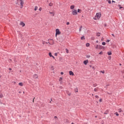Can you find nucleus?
I'll return each mask as SVG.
<instances>
[{
	"mask_svg": "<svg viewBox=\"0 0 124 124\" xmlns=\"http://www.w3.org/2000/svg\"><path fill=\"white\" fill-rule=\"evenodd\" d=\"M61 34V31H60V29H57L56 30V35H60Z\"/></svg>",
	"mask_w": 124,
	"mask_h": 124,
	"instance_id": "f257e3e1",
	"label": "nucleus"
},
{
	"mask_svg": "<svg viewBox=\"0 0 124 124\" xmlns=\"http://www.w3.org/2000/svg\"><path fill=\"white\" fill-rule=\"evenodd\" d=\"M72 14H73V15H77V14H78V13L77 12V10H73L72 12Z\"/></svg>",
	"mask_w": 124,
	"mask_h": 124,
	"instance_id": "f03ea898",
	"label": "nucleus"
},
{
	"mask_svg": "<svg viewBox=\"0 0 124 124\" xmlns=\"http://www.w3.org/2000/svg\"><path fill=\"white\" fill-rule=\"evenodd\" d=\"M97 19H100V17H101V14L100 13H97L96 14Z\"/></svg>",
	"mask_w": 124,
	"mask_h": 124,
	"instance_id": "7ed1b4c3",
	"label": "nucleus"
},
{
	"mask_svg": "<svg viewBox=\"0 0 124 124\" xmlns=\"http://www.w3.org/2000/svg\"><path fill=\"white\" fill-rule=\"evenodd\" d=\"M20 5H21V7H20V8H23V6L24 5V0H20Z\"/></svg>",
	"mask_w": 124,
	"mask_h": 124,
	"instance_id": "20e7f679",
	"label": "nucleus"
},
{
	"mask_svg": "<svg viewBox=\"0 0 124 124\" xmlns=\"http://www.w3.org/2000/svg\"><path fill=\"white\" fill-rule=\"evenodd\" d=\"M69 75H71L72 76H74V73H73V72H72V71H70L69 72Z\"/></svg>",
	"mask_w": 124,
	"mask_h": 124,
	"instance_id": "39448f33",
	"label": "nucleus"
},
{
	"mask_svg": "<svg viewBox=\"0 0 124 124\" xmlns=\"http://www.w3.org/2000/svg\"><path fill=\"white\" fill-rule=\"evenodd\" d=\"M101 47V46H99L98 45H96V46H95V48L96 49H100Z\"/></svg>",
	"mask_w": 124,
	"mask_h": 124,
	"instance_id": "423d86ee",
	"label": "nucleus"
},
{
	"mask_svg": "<svg viewBox=\"0 0 124 124\" xmlns=\"http://www.w3.org/2000/svg\"><path fill=\"white\" fill-rule=\"evenodd\" d=\"M33 78H34V79H37L38 76L37 74H34L33 76Z\"/></svg>",
	"mask_w": 124,
	"mask_h": 124,
	"instance_id": "0eeeda50",
	"label": "nucleus"
},
{
	"mask_svg": "<svg viewBox=\"0 0 124 124\" xmlns=\"http://www.w3.org/2000/svg\"><path fill=\"white\" fill-rule=\"evenodd\" d=\"M20 26H22V27H25V26H26V24H25V23L23 22H21L20 23Z\"/></svg>",
	"mask_w": 124,
	"mask_h": 124,
	"instance_id": "6e6552de",
	"label": "nucleus"
},
{
	"mask_svg": "<svg viewBox=\"0 0 124 124\" xmlns=\"http://www.w3.org/2000/svg\"><path fill=\"white\" fill-rule=\"evenodd\" d=\"M89 62V61L88 60H85L83 62V63L85 64V65H87L88 64V63Z\"/></svg>",
	"mask_w": 124,
	"mask_h": 124,
	"instance_id": "1a4fd4ad",
	"label": "nucleus"
},
{
	"mask_svg": "<svg viewBox=\"0 0 124 124\" xmlns=\"http://www.w3.org/2000/svg\"><path fill=\"white\" fill-rule=\"evenodd\" d=\"M18 85H19V86H20V87H23V86H24V84H23V83H22V82H19L18 83Z\"/></svg>",
	"mask_w": 124,
	"mask_h": 124,
	"instance_id": "9d476101",
	"label": "nucleus"
},
{
	"mask_svg": "<svg viewBox=\"0 0 124 124\" xmlns=\"http://www.w3.org/2000/svg\"><path fill=\"white\" fill-rule=\"evenodd\" d=\"M78 13H81L82 12V10L78 9Z\"/></svg>",
	"mask_w": 124,
	"mask_h": 124,
	"instance_id": "9b49d317",
	"label": "nucleus"
},
{
	"mask_svg": "<svg viewBox=\"0 0 124 124\" xmlns=\"http://www.w3.org/2000/svg\"><path fill=\"white\" fill-rule=\"evenodd\" d=\"M108 113H109V110H107L105 112L104 114L105 115H107V114H108Z\"/></svg>",
	"mask_w": 124,
	"mask_h": 124,
	"instance_id": "f8f14e48",
	"label": "nucleus"
},
{
	"mask_svg": "<svg viewBox=\"0 0 124 124\" xmlns=\"http://www.w3.org/2000/svg\"><path fill=\"white\" fill-rule=\"evenodd\" d=\"M38 9V7H37V6H35L34 7V11H36V10H37V9Z\"/></svg>",
	"mask_w": 124,
	"mask_h": 124,
	"instance_id": "ddd939ff",
	"label": "nucleus"
},
{
	"mask_svg": "<svg viewBox=\"0 0 124 124\" xmlns=\"http://www.w3.org/2000/svg\"><path fill=\"white\" fill-rule=\"evenodd\" d=\"M48 55L49 57H50V58H52V57H53V55H52V53L51 52H49Z\"/></svg>",
	"mask_w": 124,
	"mask_h": 124,
	"instance_id": "4468645a",
	"label": "nucleus"
},
{
	"mask_svg": "<svg viewBox=\"0 0 124 124\" xmlns=\"http://www.w3.org/2000/svg\"><path fill=\"white\" fill-rule=\"evenodd\" d=\"M86 47H89L90 43H86Z\"/></svg>",
	"mask_w": 124,
	"mask_h": 124,
	"instance_id": "2eb2a0df",
	"label": "nucleus"
},
{
	"mask_svg": "<svg viewBox=\"0 0 124 124\" xmlns=\"http://www.w3.org/2000/svg\"><path fill=\"white\" fill-rule=\"evenodd\" d=\"M108 56H111V55H112V52H108Z\"/></svg>",
	"mask_w": 124,
	"mask_h": 124,
	"instance_id": "dca6fc26",
	"label": "nucleus"
},
{
	"mask_svg": "<svg viewBox=\"0 0 124 124\" xmlns=\"http://www.w3.org/2000/svg\"><path fill=\"white\" fill-rule=\"evenodd\" d=\"M74 7H75L74 5H71L70 8L71 9H74Z\"/></svg>",
	"mask_w": 124,
	"mask_h": 124,
	"instance_id": "f3484780",
	"label": "nucleus"
},
{
	"mask_svg": "<svg viewBox=\"0 0 124 124\" xmlns=\"http://www.w3.org/2000/svg\"><path fill=\"white\" fill-rule=\"evenodd\" d=\"M49 14H52V16H55V13H54V12H49Z\"/></svg>",
	"mask_w": 124,
	"mask_h": 124,
	"instance_id": "a211bd4d",
	"label": "nucleus"
},
{
	"mask_svg": "<svg viewBox=\"0 0 124 124\" xmlns=\"http://www.w3.org/2000/svg\"><path fill=\"white\" fill-rule=\"evenodd\" d=\"M82 28H83V27H82V26L79 27V31H82Z\"/></svg>",
	"mask_w": 124,
	"mask_h": 124,
	"instance_id": "6ab92c4d",
	"label": "nucleus"
},
{
	"mask_svg": "<svg viewBox=\"0 0 124 124\" xmlns=\"http://www.w3.org/2000/svg\"><path fill=\"white\" fill-rule=\"evenodd\" d=\"M66 93L68 95H69V96L71 95V93H69V92H67Z\"/></svg>",
	"mask_w": 124,
	"mask_h": 124,
	"instance_id": "aec40b11",
	"label": "nucleus"
},
{
	"mask_svg": "<svg viewBox=\"0 0 124 124\" xmlns=\"http://www.w3.org/2000/svg\"><path fill=\"white\" fill-rule=\"evenodd\" d=\"M59 81H60V82H62V78H60L59 79Z\"/></svg>",
	"mask_w": 124,
	"mask_h": 124,
	"instance_id": "412c9836",
	"label": "nucleus"
},
{
	"mask_svg": "<svg viewBox=\"0 0 124 124\" xmlns=\"http://www.w3.org/2000/svg\"><path fill=\"white\" fill-rule=\"evenodd\" d=\"M81 40H83V39H85V36H83L81 37Z\"/></svg>",
	"mask_w": 124,
	"mask_h": 124,
	"instance_id": "4be33fe9",
	"label": "nucleus"
},
{
	"mask_svg": "<svg viewBox=\"0 0 124 124\" xmlns=\"http://www.w3.org/2000/svg\"><path fill=\"white\" fill-rule=\"evenodd\" d=\"M65 50H66V53L68 54V53H69V51L68 50V49H67V48H66Z\"/></svg>",
	"mask_w": 124,
	"mask_h": 124,
	"instance_id": "5701e85b",
	"label": "nucleus"
},
{
	"mask_svg": "<svg viewBox=\"0 0 124 124\" xmlns=\"http://www.w3.org/2000/svg\"><path fill=\"white\" fill-rule=\"evenodd\" d=\"M102 45H103V46H105V45H106V43H105V42H103L102 43Z\"/></svg>",
	"mask_w": 124,
	"mask_h": 124,
	"instance_id": "b1692460",
	"label": "nucleus"
},
{
	"mask_svg": "<svg viewBox=\"0 0 124 124\" xmlns=\"http://www.w3.org/2000/svg\"><path fill=\"white\" fill-rule=\"evenodd\" d=\"M96 86H97V84L96 83L93 84V86L94 87H96Z\"/></svg>",
	"mask_w": 124,
	"mask_h": 124,
	"instance_id": "393cba45",
	"label": "nucleus"
},
{
	"mask_svg": "<svg viewBox=\"0 0 124 124\" xmlns=\"http://www.w3.org/2000/svg\"><path fill=\"white\" fill-rule=\"evenodd\" d=\"M103 52L102 51H101L99 53V55H103Z\"/></svg>",
	"mask_w": 124,
	"mask_h": 124,
	"instance_id": "a878e982",
	"label": "nucleus"
},
{
	"mask_svg": "<svg viewBox=\"0 0 124 124\" xmlns=\"http://www.w3.org/2000/svg\"><path fill=\"white\" fill-rule=\"evenodd\" d=\"M49 6H53V3H50L49 4Z\"/></svg>",
	"mask_w": 124,
	"mask_h": 124,
	"instance_id": "bb28decb",
	"label": "nucleus"
},
{
	"mask_svg": "<svg viewBox=\"0 0 124 124\" xmlns=\"http://www.w3.org/2000/svg\"><path fill=\"white\" fill-rule=\"evenodd\" d=\"M96 35H97V36H100V33H97Z\"/></svg>",
	"mask_w": 124,
	"mask_h": 124,
	"instance_id": "cd10ccee",
	"label": "nucleus"
},
{
	"mask_svg": "<svg viewBox=\"0 0 124 124\" xmlns=\"http://www.w3.org/2000/svg\"><path fill=\"white\" fill-rule=\"evenodd\" d=\"M108 3L109 4H111V0H108Z\"/></svg>",
	"mask_w": 124,
	"mask_h": 124,
	"instance_id": "c85d7f7f",
	"label": "nucleus"
},
{
	"mask_svg": "<svg viewBox=\"0 0 124 124\" xmlns=\"http://www.w3.org/2000/svg\"><path fill=\"white\" fill-rule=\"evenodd\" d=\"M118 6L120 7L119 8H120V9H123V7H121V5H118Z\"/></svg>",
	"mask_w": 124,
	"mask_h": 124,
	"instance_id": "c756f323",
	"label": "nucleus"
},
{
	"mask_svg": "<svg viewBox=\"0 0 124 124\" xmlns=\"http://www.w3.org/2000/svg\"><path fill=\"white\" fill-rule=\"evenodd\" d=\"M118 112H119V113H121V112H122V109L120 108V109H119V110H118Z\"/></svg>",
	"mask_w": 124,
	"mask_h": 124,
	"instance_id": "7c9ffc66",
	"label": "nucleus"
},
{
	"mask_svg": "<svg viewBox=\"0 0 124 124\" xmlns=\"http://www.w3.org/2000/svg\"><path fill=\"white\" fill-rule=\"evenodd\" d=\"M115 114L116 115V116H119V113H118V112H116Z\"/></svg>",
	"mask_w": 124,
	"mask_h": 124,
	"instance_id": "2f4dec72",
	"label": "nucleus"
},
{
	"mask_svg": "<svg viewBox=\"0 0 124 124\" xmlns=\"http://www.w3.org/2000/svg\"><path fill=\"white\" fill-rule=\"evenodd\" d=\"M101 72L103 73V74H104V73H105V71H101Z\"/></svg>",
	"mask_w": 124,
	"mask_h": 124,
	"instance_id": "473e14b6",
	"label": "nucleus"
},
{
	"mask_svg": "<svg viewBox=\"0 0 124 124\" xmlns=\"http://www.w3.org/2000/svg\"><path fill=\"white\" fill-rule=\"evenodd\" d=\"M94 92H97V91H98L97 88H95V89H94Z\"/></svg>",
	"mask_w": 124,
	"mask_h": 124,
	"instance_id": "72a5a7b5",
	"label": "nucleus"
},
{
	"mask_svg": "<svg viewBox=\"0 0 124 124\" xmlns=\"http://www.w3.org/2000/svg\"><path fill=\"white\" fill-rule=\"evenodd\" d=\"M54 55H55L56 57H57V56H58V53H55L54 54Z\"/></svg>",
	"mask_w": 124,
	"mask_h": 124,
	"instance_id": "f704fd0d",
	"label": "nucleus"
},
{
	"mask_svg": "<svg viewBox=\"0 0 124 124\" xmlns=\"http://www.w3.org/2000/svg\"><path fill=\"white\" fill-rule=\"evenodd\" d=\"M75 93H78V89L75 90Z\"/></svg>",
	"mask_w": 124,
	"mask_h": 124,
	"instance_id": "c9c22d12",
	"label": "nucleus"
},
{
	"mask_svg": "<svg viewBox=\"0 0 124 124\" xmlns=\"http://www.w3.org/2000/svg\"><path fill=\"white\" fill-rule=\"evenodd\" d=\"M49 42H54V41L53 40H50Z\"/></svg>",
	"mask_w": 124,
	"mask_h": 124,
	"instance_id": "e433bc0d",
	"label": "nucleus"
},
{
	"mask_svg": "<svg viewBox=\"0 0 124 124\" xmlns=\"http://www.w3.org/2000/svg\"><path fill=\"white\" fill-rule=\"evenodd\" d=\"M95 97H96V98H99V96H98L97 95H95Z\"/></svg>",
	"mask_w": 124,
	"mask_h": 124,
	"instance_id": "4c0bfd02",
	"label": "nucleus"
},
{
	"mask_svg": "<svg viewBox=\"0 0 124 124\" xmlns=\"http://www.w3.org/2000/svg\"><path fill=\"white\" fill-rule=\"evenodd\" d=\"M39 11H41V10H42V8H40L39 9Z\"/></svg>",
	"mask_w": 124,
	"mask_h": 124,
	"instance_id": "58836bf2",
	"label": "nucleus"
},
{
	"mask_svg": "<svg viewBox=\"0 0 124 124\" xmlns=\"http://www.w3.org/2000/svg\"><path fill=\"white\" fill-rule=\"evenodd\" d=\"M66 25H69V22H67L66 23Z\"/></svg>",
	"mask_w": 124,
	"mask_h": 124,
	"instance_id": "ea45409f",
	"label": "nucleus"
},
{
	"mask_svg": "<svg viewBox=\"0 0 124 124\" xmlns=\"http://www.w3.org/2000/svg\"><path fill=\"white\" fill-rule=\"evenodd\" d=\"M61 75H63V72H62L61 73Z\"/></svg>",
	"mask_w": 124,
	"mask_h": 124,
	"instance_id": "a19ab883",
	"label": "nucleus"
},
{
	"mask_svg": "<svg viewBox=\"0 0 124 124\" xmlns=\"http://www.w3.org/2000/svg\"><path fill=\"white\" fill-rule=\"evenodd\" d=\"M107 42H110V40H107Z\"/></svg>",
	"mask_w": 124,
	"mask_h": 124,
	"instance_id": "79ce46f5",
	"label": "nucleus"
},
{
	"mask_svg": "<svg viewBox=\"0 0 124 124\" xmlns=\"http://www.w3.org/2000/svg\"><path fill=\"white\" fill-rule=\"evenodd\" d=\"M99 101H100V102H101L102 101V99H100Z\"/></svg>",
	"mask_w": 124,
	"mask_h": 124,
	"instance_id": "37998d69",
	"label": "nucleus"
},
{
	"mask_svg": "<svg viewBox=\"0 0 124 124\" xmlns=\"http://www.w3.org/2000/svg\"><path fill=\"white\" fill-rule=\"evenodd\" d=\"M0 98H2V95H0Z\"/></svg>",
	"mask_w": 124,
	"mask_h": 124,
	"instance_id": "c03bdc74",
	"label": "nucleus"
},
{
	"mask_svg": "<svg viewBox=\"0 0 124 124\" xmlns=\"http://www.w3.org/2000/svg\"><path fill=\"white\" fill-rule=\"evenodd\" d=\"M93 19L94 20H96V17H93Z\"/></svg>",
	"mask_w": 124,
	"mask_h": 124,
	"instance_id": "a18cd8bd",
	"label": "nucleus"
},
{
	"mask_svg": "<svg viewBox=\"0 0 124 124\" xmlns=\"http://www.w3.org/2000/svg\"><path fill=\"white\" fill-rule=\"evenodd\" d=\"M111 35H112V36H113L114 37H115V35H114V34H112Z\"/></svg>",
	"mask_w": 124,
	"mask_h": 124,
	"instance_id": "49530a36",
	"label": "nucleus"
},
{
	"mask_svg": "<svg viewBox=\"0 0 124 124\" xmlns=\"http://www.w3.org/2000/svg\"><path fill=\"white\" fill-rule=\"evenodd\" d=\"M45 43H46V42H43V44H45Z\"/></svg>",
	"mask_w": 124,
	"mask_h": 124,
	"instance_id": "de8ad7c7",
	"label": "nucleus"
},
{
	"mask_svg": "<svg viewBox=\"0 0 124 124\" xmlns=\"http://www.w3.org/2000/svg\"><path fill=\"white\" fill-rule=\"evenodd\" d=\"M58 117H57V116H55L54 117V119H57Z\"/></svg>",
	"mask_w": 124,
	"mask_h": 124,
	"instance_id": "09e8293b",
	"label": "nucleus"
},
{
	"mask_svg": "<svg viewBox=\"0 0 124 124\" xmlns=\"http://www.w3.org/2000/svg\"><path fill=\"white\" fill-rule=\"evenodd\" d=\"M51 58H53V59H55V57H54V56H53V57H51Z\"/></svg>",
	"mask_w": 124,
	"mask_h": 124,
	"instance_id": "8fccbe9b",
	"label": "nucleus"
},
{
	"mask_svg": "<svg viewBox=\"0 0 124 124\" xmlns=\"http://www.w3.org/2000/svg\"><path fill=\"white\" fill-rule=\"evenodd\" d=\"M18 93H22V92H21V91H19Z\"/></svg>",
	"mask_w": 124,
	"mask_h": 124,
	"instance_id": "3c124183",
	"label": "nucleus"
},
{
	"mask_svg": "<svg viewBox=\"0 0 124 124\" xmlns=\"http://www.w3.org/2000/svg\"><path fill=\"white\" fill-rule=\"evenodd\" d=\"M112 2H116L114 0H112Z\"/></svg>",
	"mask_w": 124,
	"mask_h": 124,
	"instance_id": "603ef678",
	"label": "nucleus"
},
{
	"mask_svg": "<svg viewBox=\"0 0 124 124\" xmlns=\"http://www.w3.org/2000/svg\"><path fill=\"white\" fill-rule=\"evenodd\" d=\"M9 69V70H12V69H11L10 68Z\"/></svg>",
	"mask_w": 124,
	"mask_h": 124,
	"instance_id": "864d4df0",
	"label": "nucleus"
},
{
	"mask_svg": "<svg viewBox=\"0 0 124 124\" xmlns=\"http://www.w3.org/2000/svg\"><path fill=\"white\" fill-rule=\"evenodd\" d=\"M46 43V44H48V43H49V44H50V43L49 42H48V43Z\"/></svg>",
	"mask_w": 124,
	"mask_h": 124,
	"instance_id": "5fc2aeb1",
	"label": "nucleus"
},
{
	"mask_svg": "<svg viewBox=\"0 0 124 124\" xmlns=\"http://www.w3.org/2000/svg\"><path fill=\"white\" fill-rule=\"evenodd\" d=\"M39 107H41V106H40V105H39Z\"/></svg>",
	"mask_w": 124,
	"mask_h": 124,
	"instance_id": "6e6d98bb",
	"label": "nucleus"
},
{
	"mask_svg": "<svg viewBox=\"0 0 124 124\" xmlns=\"http://www.w3.org/2000/svg\"><path fill=\"white\" fill-rule=\"evenodd\" d=\"M96 43H98V41H96Z\"/></svg>",
	"mask_w": 124,
	"mask_h": 124,
	"instance_id": "4d7b16f0",
	"label": "nucleus"
},
{
	"mask_svg": "<svg viewBox=\"0 0 124 124\" xmlns=\"http://www.w3.org/2000/svg\"><path fill=\"white\" fill-rule=\"evenodd\" d=\"M95 118H97V116H95Z\"/></svg>",
	"mask_w": 124,
	"mask_h": 124,
	"instance_id": "13d9d810",
	"label": "nucleus"
},
{
	"mask_svg": "<svg viewBox=\"0 0 124 124\" xmlns=\"http://www.w3.org/2000/svg\"><path fill=\"white\" fill-rule=\"evenodd\" d=\"M42 104H43L42 103H41V105H42Z\"/></svg>",
	"mask_w": 124,
	"mask_h": 124,
	"instance_id": "bf43d9fd",
	"label": "nucleus"
},
{
	"mask_svg": "<svg viewBox=\"0 0 124 124\" xmlns=\"http://www.w3.org/2000/svg\"><path fill=\"white\" fill-rule=\"evenodd\" d=\"M106 26H107L106 24H105V27H106Z\"/></svg>",
	"mask_w": 124,
	"mask_h": 124,
	"instance_id": "052dcab7",
	"label": "nucleus"
},
{
	"mask_svg": "<svg viewBox=\"0 0 124 124\" xmlns=\"http://www.w3.org/2000/svg\"><path fill=\"white\" fill-rule=\"evenodd\" d=\"M71 124H74V123H71Z\"/></svg>",
	"mask_w": 124,
	"mask_h": 124,
	"instance_id": "680f3d73",
	"label": "nucleus"
},
{
	"mask_svg": "<svg viewBox=\"0 0 124 124\" xmlns=\"http://www.w3.org/2000/svg\"><path fill=\"white\" fill-rule=\"evenodd\" d=\"M33 101H34V99H33Z\"/></svg>",
	"mask_w": 124,
	"mask_h": 124,
	"instance_id": "e2e57ef3",
	"label": "nucleus"
},
{
	"mask_svg": "<svg viewBox=\"0 0 124 124\" xmlns=\"http://www.w3.org/2000/svg\"><path fill=\"white\" fill-rule=\"evenodd\" d=\"M120 65H122V64L120 63Z\"/></svg>",
	"mask_w": 124,
	"mask_h": 124,
	"instance_id": "0e129e2a",
	"label": "nucleus"
},
{
	"mask_svg": "<svg viewBox=\"0 0 124 124\" xmlns=\"http://www.w3.org/2000/svg\"><path fill=\"white\" fill-rule=\"evenodd\" d=\"M23 93H25V92H23Z\"/></svg>",
	"mask_w": 124,
	"mask_h": 124,
	"instance_id": "69168bd1",
	"label": "nucleus"
},
{
	"mask_svg": "<svg viewBox=\"0 0 124 124\" xmlns=\"http://www.w3.org/2000/svg\"><path fill=\"white\" fill-rule=\"evenodd\" d=\"M92 95H93V94H92Z\"/></svg>",
	"mask_w": 124,
	"mask_h": 124,
	"instance_id": "338daca9",
	"label": "nucleus"
},
{
	"mask_svg": "<svg viewBox=\"0 0 124 124\" xmlns=\"http://www.w3.org/2000/svg\"><path fill=\"white\" fill-rule=\"evenodd\" d=\"M51 67L53 68V66H52Z\"/></svg>",
	"mask_w": 124,
	"mask_h": 124,
	"instance_id": "774afa93",
	"label": "nucleus"
}]
</instances>
